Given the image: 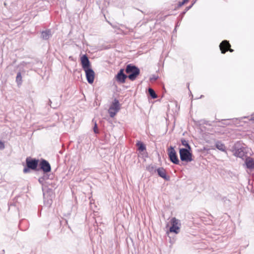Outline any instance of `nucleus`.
<instances>
[{
	"instance_id": "obj_1",
	"label": "nucleus",
	"mask_w": 254,
	"mask_h": 254,
	"mask_svg": "<svg viewBox=\"0 0 254 254\" xmlns=\"http://www.w3.org/2000/svg\"><path fill=\"white\" fill-rule=\"evenodd\" d=\"M126 72L128 74L127 77L130 80L133 81L139 74L140 70L137 66L131 64H129L127 65L126 69Z\"/></svg>"
},
{
	"instance_id": "obj_2",
	"label": "nucleus",
	"mask_w": 254,
	"mask_h": 254,
	"mask_svg": "<svg viewBox=\"0 0 254 254\" xmlns=\"http://www.w3.org/2000/svg\"><path fill=\"white\" fill-rule=\"evenodd\" d=\"M38 162L39 160L37 159L27 158L26 159L27 167L24 168L23 172L27 173L29 172V169L36 170L38 165Z\"/></svg>"
},
{
	"instance_id": "obj_3",
	"label": "nucleus",
	"mask_w": 254,
	"mask_h": 254,
	"mask_svg": "<svg viewBox=\"0 0 254 254\" xmlns=\"http://www.w3.org/2000/svg\"><path fill=\"white\" fill-rule=\"evenodd\" d=\"M190 151L191 150L188 149H180L179 153L181 161L189 162L192 160V153Z\"/></svg>"
},
{
	"instance_id": "obj_4",
	"label": "nucleus",
	"mask_w": 254,
	"mask_h": 254,
	"mask_svg": "<svg viewBox=\"0 0 254 254\" xmlns=\"http://www.w3.org/2000/svg\"><path fill=\"white\" fill-rule=\"evenodd\" d=\"M120 110V104L119 101L117 99H115L108 110L110 117L114 118Z\"/></svg>"
},
{
	"instance_id": "obj_5",
	"label": "nucleus",
	"mask_w": 254,
	"mask_h": 254,
	"mask_svg": "<svg viewBox=\"0 0 254 254\" xmlns=\"http://www.w3.org/2000/svg\"><path fill=\"white\" fill-rule=\"evenodd\" d=\"M168 154L170 161L175 164H179L180 161L178 158L176 151L174 148L170 146L168 150Z\"/></svg>"
},
{
	"instance_id": "obj_6",
	"label": "nucleus",
	"mask_w": 254,
	"mask_h": 254,
	"mask_svg": "<svg viewBox=\"0 0 254 254\" xmlns=\"http://www.w3.org/2000/svg\"><path fill=\"white\" fill-rule=\"evenodd\" d=\"M171 227L170 228V231L178 234L180 231V223L179 220L174 217L171 220Z\"/></svg>"
},
{
	"instance_id": "obj_7",
	"label": "nucleus",
	"mask_w": 254,
	"mask_h": 254,
	"mask_svg": "<svg viewBox=\"0 0 254 254\" xmlns=\"http://www.w3.org/2000/svg\"><path fill=\"white\" fill-rule=\"evenodd\" d=\"M40 169L44 173H48L51 172V167L50 163L45 159H41L39 163Z\"/></svg>"
},
{
	"instance_id": "obj_8",
	"label": "nucleus",
	"mask_w": 254,
	"mask_h": 254,
	"mask_svg": "<svg viewBox=\"0 0 254 254\" xmlns=\"http://www.w3.org/2000/svg\"><path fill=\"white\" fill-rule=\"evenodd\" d=\"M230 44L227 40L223 41L219 45L220 50L222 54H225L227 51H229L230 52H233V50L230 49Z\"/></svg>"
},
{
	"instance_id": "obj_9",
	"label": "nucleus",
	"mask_w": 254,
	"mask_h": 254,
	"mask_svg": "<svg viewBox=\"0 0 254 254\" xmlns=\"http://www.w3.org/2000/svg\"><path fill=\"white\" fill-rule=\"evenodd\" d=\"M85 72L86 77L88 82L92 84L94 80L95 72L91 68L84 70Z\"/></svg>"
},
{
	"instance_id": "obj_10",
	"label": "nucleus",
	"mask_w": 254,
	"mask_h": 254,
	"mask_svg": "<svg viewBox=\"0 0 254 254\" xmlns=\"http://www.w3.org/2000/svg\"><path fill=\"white\" fill-rule=\"evenodd\" d=\"M124 69H121L116 76L117 81L121 83H125L126 79L127 77V76L124 73Z\"/></svg>"
},
{
	"instance_id": "obj_11",
	"label": "nucleus",
	"mask_w": 254,
	"mask_h": 254,
	"mask_svg": "<svg viewBox=\"0 0 254 254\" xmlns=\"http://www.w3.org/2000/svg\"><path fill=\"white\" fill-rule=\"evenodd\" d=\"M247 152L246 149L244 147L238 148H235L234 154L235 156L243 158L246 155Z\"/></svg>"
},
{
	"instance_id": "obj_12",
	"label": "nucleus",
	"mask_w": 254,
	"mask_h": 254,
	"mask_svg": "<svg viewBox=\"0 0 254 254\" xmlns=\"http://www.w3.org/2000/svg\"><path fill=\"white\" fill-rule=\"evenodd\" d=\"M81 65L84 70L90 68V64L87 56L85 55L81 58Z\"/></svg>"
},
{
	"instance_id": "obj_13",
	"label": "nucleus",
	"mask_w": 254,
	"mask_h": 254,
	"mask_svg": "<svg viewBox=\"0 0 254 254\" xmlns=\"http://www.w3.org/2000/svg\"><path fill=\"white\" fill-rule=\"evenodd\" d=\"M245 163L246 165L247 168L250 169H254V159L250 157L246 158Z\"/></svg>"
},
{
	"instance_id": "obj_14",
	"label": "nucleus",
	"mask_w": 254,
	"mask_h": 254,
	"mask_svg": "<svg viewBox=\"0 0 254 254\" xmlns=\"http://www.w3.org/2000/svg\"><path fill=\"white\" fill-rule=\"evenodd\" d=\"M157 172L158 175L161 178H163L165 180H169V177L167 176L166 175V172L165 170L162 168L160 167L157 169Z\"/></svg>"
},
{
	"instance_id": "obj_15",
	"label": "nucleus",
	"mask_w": 254,
	"mask_h": 254,
	"mask_svg": "<svg viewBox=\"0 0 254 254\" xmlns=\"http://www.w3.org/2000/svg\"><path fill=\"white\" fill-rule=\"evenodd\" d=\"M215 146L219 150L226 152V147L224 144L222 143L221 142L219 141H216L215 143Z\"/></svg>"
},
{
	"instance_id": "obj_16",
	"label": "nucleus",
	"mask_w": 254,
	"mask_h": 254,
	"mask_svg": "<svg viewBox=\"0 0 254 254\" xmlns=\"http://www.w3.org/2000/svg\"><path fill=\"white\" fill-rule=\"evenodd\" d=\"M51 36V32L50 30L43 31L41 34V37L44 40H48Z\"/></svg>"
},
{
	"instance_id": "obj_17",
	"label": "nucleus",
	"mask_w": 254,
	"mask_h": 254,
	"mask_svg": "<svg viewBox=\"0 0 254 254\" xmlns=\"http://www.w3.org/2000/svg\"><path fill=\"white\" fill-rule=\"evenodd\" d=\"M22 76H21V72H18L17 73V75H16V82L17 83V85L18 86H20L21 84H22Z\"/></svg>"
},
{
	"instance_id": "obj_18",
	"label": "nucleus",
	"mask_w": 254,
	"mask_h": 254,
	"mask_svg": "<svg viewBox=\"0 0 254 254\" xmlns=\"http://www.w3.org/2000/svg\"><path fill=\"white\" fill-rule=\"evenodd\" d=\"M136 145L138 147V150L140 151H144V150H145L146 149L145 146L141 142L138 141Z\"/></svg>"
},
{
	"instance_id": "obj_19",
	"label": "nucleus",
	"mask_w": 254,
	"mask_h": 254,
	"mask_svg": "<svg viewBox=\"0 0 254 254\" xmlns=\"http://www.w3.org/2000/svg\"><path fill=\"white\" fill-rule=\"evenodd\" d=\"M147 170L152 174H153L157 171L156 166L152 165H149L148 167H147Z\"/></svg>"
},
{
	"instance_id": "obj_20",
	"label": "nucleus",
	"mask_w": 254,
	"mask_h": 254,
	"mask_svg": "<svg viewBox=\"0 0 254 254\" xmlns=\"http://www.w3.org/2000/svg\"><path fill=\"white\" fill-rule=\"evenodd\" d=\"M181 143L183 145L185 146L186 147V149H188L189 150H191V147H190V145H189L188 141L187 140H186L185 139H184V138L181 139Z\"/></svg>"
},
{
	"instance_id": "obj_21",
	"label": "nucleus",
	"mask_w": 254,
	"mask_h": 254,
	"mask_svg": "<svg viewBox=\"0 0 254 254\" xmlns=\"http://www.w3.org/2000/svg\"><path fill=\"white\" fill-rule=\"evenodd\" d=\"M148 92H149V95L152 98L155 99L157 97V96L155 92L154 91V90L153 89L149 88L148 89Z\"/></svg>"
},
{
	"instance_id": "obj_22",
	"label": "nucleus",
	"mask_w": 254,
	"mask_h": 254,
	"mask_svg": "<svg viewBox=\"0 0 254 254\" xmlns=\"http://www.w3.org/2000/svg\"><path fill=\"white\" fill-rule=\"evenodd\" d=\"M49 179V176L48 175H44L43 177L40 178L38 180L39 181V182L41 184H43V182L45 180H47Z\"/></svg>"
},
{
	"instance_id": "obj_23",
	"label": "nucleus",
	"mask_w": 254,
	"mask_h": 254,
	"mask_svg": "<svg viewBox=\"0 0 254 254\" xmlns=\"http://www.w3.org/2000/svg\"><path fill=\"white\" fill-rule=\"evenodd\" d=\"M93 130H94V132L95 133H98L99 132L98 128H97V125L96 122L94 123V127H93Z\"/></svg>"
},
{
	"instance_id": "obj_24",
	"label": "nucleus",
	"mask_w": 254,
	"mask_h": 254,
	"mask_svg": "<svg viewBox=\"0 0 254 254\" xmlns=\"http://www.w3.org/2000/svg\"><path fill=\"white\" fill-rule=\"evenodd\" d=\"M4 148V144L3 142L0 140V149L2 150Z\"/></svg>"
},
{
	"instance_id": "obj_25",
	"label": "nucleus",
	"mask_w": 254,
	"mask_h": 254,
	"mask_svg": "<svg viewBox=\"0 0 254 254\" xmlns=\"http://www.w3.org/2000/svg\"><path fill=\"white\" fill-rule=\"evenodd\" d=\"M188 1H189V0H184L182 2L179 3V5L180 6H181L185 3H187Z\"/></svg>"
},
{
	"instance_id": "obj_26",
	"label": "nucleus",
	"mask_w": 254,
	"mask_h": 254,
	"mask_svg": "<svg viewBox=\"0 0 254 254\" xmlns=\"http://www.w3.org/2000/svg\"><path fill=\"white\" fill-rule=\"evenodd\" d=\"M195 1H196V0L193 2V3H192L191 4V5H190V6H188V7H186V11H187V10H188L189 9H190L192 7V6L193 5V4L195 2Z\"/></svg>"
},
{
	"instance_id": "obj_27",
	"label": "nucleus",
	"mask_w": 254,
	"mask_h": 254,
	"mask_svg": "<svg viewBox=\"0 0 254 254\" xmlns=\"http://www.w3.org/2000/svg\"><path fill=\"white\" fill-rule=\"evenodd\" d=\"M157 78H158L157 76H153V77L150 78V80H156Z\"/></svg>"
},
{
	"instance_id": "obj_28",
	"label": "nucleus",
	"mask_w": 254,
	"mask_h": 254,
	"mask_svg": "<svg viewBox=\"0 0 254 254\" xmlns=\"http://www.w3.org/2000/svg\"><path fill=\"white\" fill-rule=\"evenodd\" d=\"M250 121H254V117H252L251 118V119H250Z\"/></svg>"
},
{
	"instance_id": "obj_29",
	"label": "nucleus",
	"mask_w": 254,
	"mask_h": 254,
	"mask_svg": "<svg viewBox=\"0 0 254 254\" xmlns=\"http://www.w3.org/2000/svg\"><path fill=\"white\" fill-rule=\"evenodd\" d=\"M224 124L226 125H229L230 124V123H224Z\"/></svg>"
},
{
	"instance_id": "obj_30",
	"label": "nucleus",
	"mask_w": 254,
	"mask_h": 254,
	"mask_svg": "<svg viewBox=\"0 0 254 254\" xmlns=\"http://www.w3.org/2000/svg\"><path fill=\"white\" fill-rule=\"evenodd\" d=\"M189 85H190V84H189V83H188V88L189 87Z\"/></svg>"
}]
</instances>
